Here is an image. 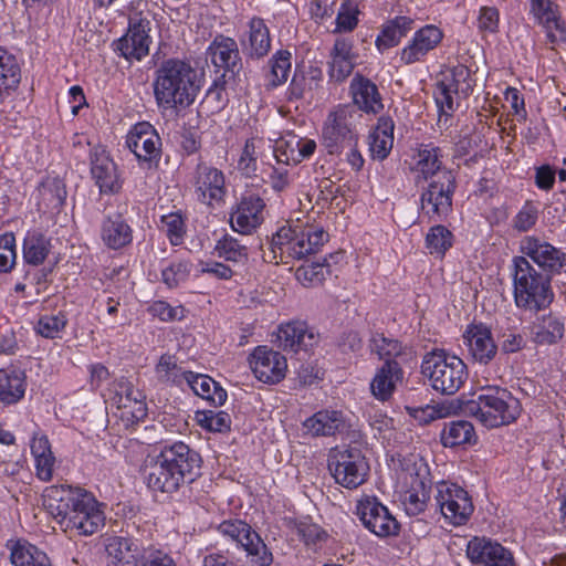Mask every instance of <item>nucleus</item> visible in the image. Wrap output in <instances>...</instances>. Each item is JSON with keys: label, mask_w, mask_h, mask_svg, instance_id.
<instances>
[{"label": "nucleus", "mask_w": 566, "mask_h": 566, "mask_svg": "<svg viewBox=\"0 0 566 566\" xmlns=\"http://www.w3.org/2000/svg\"><path fill=\"white\" fill-rule=\"evenodd\" d=\"M214 251L219 258L234 264L245 265L249 261L248 247L230 234H224L217 241Z\"/></svg>", "instance_id": "79ce46f5"}, {"label": "nucleus", "mask_w": 566, "mask_h": 566, "mask_svg": "<svg viewBox=\"0 0 566 566\" xmlns=\"http://www.w3.org/2000/svg\"><path fill=\"white\" fill-rule=\"evenodd\" d=\"M441 150L432 144L421 145L418 149L415 170L424 180L430 179L428 188L421 195V209L430 218L446 217L452 209L455 191V177L451 170L441 169Z\"/></svg>", "instance_id": "39448f33"}, {"label": "nucleus", "mask_w": 566, "mask_h": 566, "mask_svg": "<svg viewBox=\"0 0 566 566\" xmlns=\"http://www.w3.org/2000/svg\"><path fill=\"white\" fill-rule=\"evenodd\" d=\"M469 77L470 70L463 64H458L442 73V78L437 83L446 84L447 87L452 88L454 92H459L460 90L464 91L462 85L467 84Z\"/></svg>", "instance_id": "e2e57ef3"}, {"label": "nucleus", "mask_w": 566, "mask_h": 566, "mask_svg": "<svg viewBox=\"0 0 566 566\" xmlns=\"http://www.w3.org/2000/svg\"><path fill=\"white\" fill-rule=\"evenodd\" d=\"M142 549L128 537L115 536L108 539L106 553L113 566H135Z\"/></svg>", "instance_id": "f704fd0d"}, {"label": "nucleus", "mask_w": 566, "mask_h": 566, "mask_svg": "<svg viewBox=\"0 0 566 566\" xmlns=\"http://www.w3.org/2000/svg\"><path fill=\"white\" fill-rule=\"evenodd\" d=\"M10 558L14 566H52L46 554L27 541L12 544Z\"/></svg>", "instance_id": "a19ab883"}, {"label": "nucleus", "mask_w": 566, "mask_h": 566, "mask_svg": "<svg viewBox=\"0 0 566 566\" xmlns=\"http://www.w3.org/2000/svg\"><path fill=\"white\" fill-rule=\"evenodd\" d=\"M403 379V370L399 361H387L377 370L371 384V394L381 401L388 400L397 384Z\"/></svg>", "instance_id": "7c9ffc66"}, {"label": "nucleus", "mask_w": 566, "mask_h": 566, "mask_svg": "<svg viewBox=\"0 0 566 566\" xmlns=\"http://www.w3.org/2000/svg\"><path fill=\"white\" fill-rule=\"evenodd\" d=\"M197 420L201 428L211 432H227L231 427V417L226 411H198Z\"/></svg>", "instance_id": "8fccbe9b"}, {"label": "nucleus", "mask_w": 566, "mask_h": 566, "mask_svg": "<svg viewBox=\"0 0 566 566\" xmlns=\"http://www.w3.org/2000/svg\"><path fill=\"white\" fill-rule=\"evenodd\" d=\"M467 556L479 566H514L512 553L497 542L473 537L467 545Z\"/></svg>", "instance_id": "4be33fe9"}, {"label": "nucleus", "mask_w": 566, "mask_h": 566, "mask_svg": "<svg viewBox=\"0 0 566 566\" xmlns=\"http://www.w3.org/2000/svg\"><path fill=\"white\" fill-rule=\"evenodd\" d=\"M291 57L292 54L290 51L280 50L269 61L271 67L270 84L272 87H276L286 82L292 65Z\"/></svg>", "instance_id": "3c124183"}, {"label": "nucleus", "mask_w": 566, "mask_h": 566, "mask_svg": "<svg viewBox=\"0 0 566 566\" xmlns=\"http://www.w3.org/2000/svg\"><path fill=\"white\" fill-rule=\"evenodd\" d=\"M126 145L140 163H148L150 166L160 158L161 139L147 122L134 125L126 137Z\"/></svg>", "instance_id": "a211bd4d"}, {"label": "nucleus", "mask_w": 566, "mask_h": 566, "mask_svg": "<svg viewBox=\"0 0 566 566\" xmlns=\"http://www.w3.org/2000/svg\"><path fill=\"white\" fill-rule=\"evenodd\" d=\"M243 54L250 59L264 57L271 49L270 31L261 18H252L249 22L248 40L241 41Z\"/></svg>", "instance_id": "c756f323"}, {"label": "nucleus", "mask_w": 566, "mask_h": 566, "mask_svg": "<svg viewBox=\"0 0 566 566\" xmlns=\"http://www.w3.org/2000/svg\"><path fill=\"white\" fill-rule=\"evenodd\" d=\"M471 358L481 365L490 364L499 352L491 328L484 323H471L463 333Z\"/></svg>", "instance_id": "aec40b11"}, {"label": "nucleus", "mask_w": 566, "mask_h": 566, "mask_svg": "<svg viewBox=\"0 0 566 566\" xmlns=\"http://www.w3.org/2000/svg\"><path fill=\"white\" fill-rule=\"evenodd\" d=\"M328 240V234L322 228L283 226L263 250L262 258L268 263L287 264L290 260H302L314 254Z\"/></svg>", "instance_id": "423d86ee"}, {"label": "nucleus", "mask_w": 566, "mask_h": 566, "mask_svg": "<svg viewBox=\"0 0 566 566\" xmlns=\"http://www.w3.org/2000/svg\"><path fill=\"white\" fill-rule=\"evenodd\" d=\"M328 470L339 485L356 489L366 481L369 465L359 448L348 447L331 452Z\"/></svg>", "instance_id": "9b49d317"}, {"label": "nucleus", "mask_w": 566, "mask_h": 566, "mask_svg": "<svg viewBox=\"0 0 566 566\" xmlns=\"http://www.w3.org/2000/svg\"><path fill=\"white\" fill-rule=\"evenodd\" d=\"M371 353H375L379 359L387 361H398L397 358L407 355L408 347L403 346L398 339L386 337L384 334H374L369 340Z\"/></svg>", "instance_id": "37998d69"}, {"label": "nucleus", "mask_w": 566, "mask_h": 566, "mask_svg": "<svg viewBox=\"0 0 566 566\" xmlns=\"http://www.w3.org/2000/svg\"><path fill=\"white\" fill-rule=\"evenodd\" d=\"M460 409L465 415L479 419L488 428H497L514 422L521 415L520 400L510 390L502 387H488L474 399L455 403L427 406L424 413L429 420L444 418Z\"/></svg>", "instance_id": "7ed1b4c3"}, {"label": "nucleus", "mask_w": 566, "mask_h": 566, "mask_svg": "<svg viewBox=\"0 0 566 566\" xmlns=\"http://www.w3.org/2000/svg\"><path fill=\"white\" fill-rule=\"evenodd\" d=\"M514 300L518 308L539 312L554 300L552 277L539 272L525 256H515Z\"/></svg>", "instance_id": "0eeeda50"}, {"label": "nucleus", "mask_w": 566, "mask_h": 566, "mask_svg": "<svg viewBox=\"0 0 566 566\" xmlns=\"http://www.w3.org/2000/svg\"><path fill=\"white\" fill-rule=\"evenodd\" d=\"M357 515L364 526L379 537L397 535L399 523L377 497L366 496L358 501Z\"/></svg>", "instance_id": "dca6fc26"}, {"label": "nucleus", "mask_w": 566, "mask_h": 566, "mask_svg": "<svg viewBox=\"0 0 566 566\" xmlns=\"http://www.w3.org/2000/svg\"><path fill=\"white\" fill-rule=\"evenodd\" d=\"M182 373L174 357L168 355L161 356L156 366V375L161 382H180V380L184 379Z\"/></svg>", "instance_id": "13d9d810"}, {"label": "nucleus", "mask_w": 566, "mask_h": 566, "mask_svg": "<svg viewBox=\"0 0 566 566\" xmlns=\"http://www.w3.org/2000/svg\"><path fill=\"white\" fill-rule=\"evenodd\" d=\"M192 184L198 200L206 205L222 200L226 193L222 171L205 163L197 165Z\"/></svg>", "instance_id": "5701e85b"}, {"label": "nucleus", "mask_w": 566, "mask_h": 566, "mask_svg": "<svg viewBox=\"0 0 566 566\" xmlns=\"http://www.w3.org/2000/svg\"><path fill=\"white\" fill-rule=\"evenodd\" d=\"M135 566H177L169 553L154 545L144 547Z\"/></svg>", "instance_id": "6e6d98bb"}, {"label": "nucleus", "mask_w": 566, "mask_h": 566, "mask_svg": "<svg viewBox=\"0 0 566 566\" xmlns=\"http://www.w3.org/2000/svg\"><path fill=\"white\" fill-rule=\"evenodd\" d=\"M163 228L172 245H179L182 243L184 235L186 233L185 219L181 213L170 212L160 218Z\"/></svg>", "instance_id": "864d4df0"}, {"label": "nucleus", "mask_w": 566, "mask_h": 566, "mask_svg": "<svg viewBox=\"0 0 566 566\" xmlns=\"http://www.w3.org/2000/svg\"><path fill=\"white\" fill-rule=\"evenodd\" d=\"M43 505L70 538L90 536L104 526L102 504L85 489L52 485L45 490Z\"/></svg>", "instance_id": "f257e3e1"}, {"label": "nucleus", "mask_w": 566, "mask_h": 566, "mask_svg": "<svg viewBox=\"0 0 566 566\" xmlns=\"http://www.w3.org/2000/svg\"><path fill=\"white\" fill-rule=\"evenodd\" d=\"M531 12L535 15L539 23H542L547 30V36L552 42L556 41L555 31H559L560 35L564 30L560 28L554 4L551 0H530Z\"/></svg>", "instance_id": "c03bdc74"}, {"label": "nucleus", "mask_w": 566, "mask_h": 566, "mask_svg": "<svg viewBox=\"0 0 566 566\" xmlns=\"http://www.w3.org/2000/svg\"><path fill=\"white\" fill-rule=\"evenodd\" d=\"M301 137L290 135L287 139H282L274 149V156L277 163L296 165L300 163V147Z\"/></svg>", "instance_id": "5fc2aeb1"}, {"label": "nucleus", "mask_w": 566, "mask_h": 566, "mask_svg": "<svg viewBox=\"0 0 566 566\" xmlns=\"http://www.w3.org/2000/svg\"><path fill=\"white\" fill-rule=\"evenodd\" d=\"M15 263V238L13 233L0 235V273H8Z\"/></svg>", "instance_id": "052dcab7"}, {"label": "nucleus", "mask_w": 566, "mask_h": 566, "mask_svg": "<svg viewBox=\"0 0 566 566\" xmlns=\"http://www.w3.org/2000/svg\"><path fill=\"white\" fill-rule=\"evenodd\" d=\"M115 396L119 408L127 409L133 421H140L147 416V405L145 394L136 388L134 384L126 378H120L115 384Z\"/></svg>", "instance_id": "cd10ccee"}, {"label": "nucleus", "mask_w": 566, "mask_h": 566, "mask_svg": "<svg viewBox=\"0 0 566 566\" xmlns=\"http://www.w3.org/2000/svg\"><path fill=\"white\" fill-rule=\"evenodd\" d=\"M91 174L101 193H116L122 188L117 166L104 149L91 154Z\"/></svg>", "instance_id": "a878e982"}, {"label": "nucleus", "mask_w": 566, "mask_h": 566, "mask_svg": "<svg viewBox=\"0 0 566 566\" xmlns=\"http://www.w3.org/2000/svg\"><path fill=\"white\" fill-rule=\"evenodd\" d=\"M276 338L280 348L293 353L307 352L318 343V335L302 321L282 324L279 327Z\"/></svg>", "instance_id": "393cba45"}, {"label": "nucleus", "mask_w": 566, "mask_h": 566, "mask_svg": "<svg viewBox=\"0 0 566 566\" xmlns=\"http://www.w3.org/2000/svg\"><path fill=\"white\" fill-rule=\"evenodd\" d=\"M101 238L112 250H119L133 241V230L120 213L106 216L101 227Z\"/></svg>", "instance_id": "c85d7f7f"}, {"label": "nucleus", "mask_w": 566, "mask_h": 566, "mask_svg": "<svg viewBox=\"0 0 566 566\" xmlns=\"http://www.w3.org/2000/svg\"><path fill=\"white\" fill-rule=\"evenodd\" d=\"M238 170L242 176L252 178L258 171V153L254 140L248 139L238 161Z\"/></svg>", "instance_id": "4d7b16f0"}, {"label": "nucleus", "mask_w": 566, "mask_h": 566, "mask_svg": "<svg viewBox=\"0 0 566 566\" xmlns=\"http://www.w3.org/2000/svg\"><path fill=\"white\" fill-rule=\"evenodd\" d=\"M430 386L442 395H454L464 385L469 373L464 361L444 349L427 353L421 364Z\"/></svg>", "instance_id": "6e6552de"}, {"label": "nucleus", "mask_w": 566, "mask_h": 566, "mask_svg": "<svg viewBox=\"0 0 566 566\" xmlns=\"http://www.w3.org/2000/svg\"><path fill=\"white\" fill-rule=\"evenodd\" d=\"M562 319L553 314L544 315L532 327V340L539 346L557 344L564 336Z\"/></svg>", "instance_id": "c9c22d12"}, {"label": "nucleus", "mask_w": 566, "mask_h": 566, "mask_svg": "<svg viewBox=\"0 0 566 566\" xmlns=\"http://www.w3.org/2000/svg\"><path fill=\"white\" fill-rule=\"evenodd\" d=\"M436 501L441 514L454 526L464 525L474 511L468 491L454 483H439Z\"/></svg>", "instance_id": "4468645a"}, {"label": "nucleus", "mask_w": 566, "mask_h": 566, "mask_svg": "<svg viewBox=\"0 0 566 566\" xmlns=\"http://www.w3.org/2000/svg\"><path fill=\"white\" fill-rule=\"evenodd\" d=\"M206 55L217 69L223 70L221 75L223 85L229 81L235 82L243 65L238 43L234 39L217 35L208 46Z\"/></svg>", "instance_id": "2eb2a0df"}, {"label": "nucleus", "mask_w": 566, "mask_h": 566, "mask_svg": "<svg viewBox=\"0 0 566 566\" xmlns=\"http://www.w3.org/2000/svg\"><path fill=\"white\" fill-rule=\"evenodd\" d=\"M190 270L189 261H172L161 270V281L170 289L176 287L188 279Z\"/></svg>", "instance_id": "603ef678"}, {"label": "nucleus", "mask_w": 566, "mask_h": 566, "mask_svg": "<svg viewBox=\"0 0 566 566\" xmlns=\"http://www.w3.org/2000/svg\"><path fill=\"white\" fill-rule=\"evenodd\" d=\"M413 29V20L406 15H398L387 21L376 39L379 51L396 46Z\"/></svg>", "instance_id": "e433bc0d"}, {"label": "nucleus", "mask_w": 566, "mask_h": 566, "mask_svg": "<svg viewBox=\"0 0 566 566\" xmlns=\"http://www.w3.org/2000/svg\"><path fill=\"white\" fill-rule=\"evenodd\" d=\"M453 244V234L442 224L433 226L426 237V248L430 254L442 258Z\"/></svg>", "instance_id": "49530a36"}, {"label": "nucleus", "mask_w": 566, "mask_h": 566, "mask_svg": "<svg viewBox=\"0 0 566 566\" xmlns=\"http://www.w3.org/2000/svg\"><path fill=\"white\" fill-rule=\"evenodd\" d=\"M328 74L331 80L335 82H343L348 77L355 66V59L353 57H334L331 56Z\"/></svg>", "instance_id": "69168bd1"}, {"label": "nucleus", "mask_w": 566, "mask_h": 566, "mask_svg": "<svg viewBox=\"0 0 566 566\" xmlns=\"http://www.w3.org/2000/svg\"><path fill=\"white\" fill-rule=\"evenodd\" d=\"M499 348L503 354H514L521 352L526 346V338L523 334L514 329H506L497 335Z\"/></svg>", "instance_id": "680f3d73"}, {"label": "nucleus", "mask_w": 566, "mask_h": 566, "mask_svg": "<svg viewBox=\"0 0 566 566\" xmlns=\"http://www.w3.org/2000/svg\"><path fill=\"white\" fill-rule=\"evenodd\" d=\"M250 365L255 377L264 384L280 382L287 370L286 358L266 346L253 350Z\"/></svg>", "instance_id": "412c9836"}, {"label": "nucleus", "mask_w": 566, "mask_h": 566, "mask_svg": "<svg viewBox=\"0 0 566 566\" xmlns=\"http://www.w3.org/2000/svg\"><path fill=\"white\" fill-rule=\"evenodd\" d=\"M151 13L135 11L128 19L127 32L115 42V50L126 60L140 61L149 53Z\"/></svg>", "instance_id": "f8f14e48"}, {"label": "nucleus", "mask_w": 566, "mask_h": 566, "mask_svg": "<svg viewBox=\"0 0 566 566\" xmlns=\"http://www.w3.org/2000/svg\"><path fill=\"white\" fill-rule=\"evenodd\" d=\"M538 218L537 209L530 202H527L513 220V226L518 231H527L535 226Z\"/></svg>", "instance_id": "774afa93"}, {"label": "nucleus", "mask_w": 566, "mask_h": 566, "mask_svg": "<svg viewBox=\"0 0 566 566\" xmlns=\"http://www.w3.org/2000/svg\"><path fill=\"white\" fill-rule=\"evenodd\" d=\"M400 465L406 474L405 480L409 484V489L402 495L406 513L410 516L419 515L426 510L429 500L431 489L429 467L422 458L413 454L405 457Z\"/></svg>", "instance_id": "9d476101"}, {"label": "nucleus", "mask_w": 566, "mask_h": 566, "mask_svg": "<svg viewBox=\"0 0 566 566\" xmlns=\"http://www.w3.org/2000/svg\"><path fill=\"white\" fill-rule=\"evenodd\" d=\"M201 463L196 450L181 441L175 442L165 446L145 465L144 479L151 491L171 494L200 475Z\"/></svg>", "instance_id": "f03ea898"}, {"label": "nucleus", "mask_w": 566, "mask_h": 566, "mask_svg": "<svg viewBox=\"0 0 566 566\" xmlns=\"http://www.w3.org/2000/svg\"><path fill=\"white\" fill-rule=\"evenodd\" d=\"M395 123L390 116H380L374 130L369 134V151L373 159L384 160L394 145Z\"/></svg>", "instance_id": "2f4dec72"}, {"label": "nucleus", "mask_w": 566, "mask_h": 566, "mask_svg": "<svg viewBox=\"0 0 566 566\" xmlns=\"http://www.w3.org/2000/svg\"><path fill=\"white\" fill-rule=\"evenodd\" d=\"M200 88L198 72L186 60L177 57L164 60L155 71L154 97L161 112L191 106Z\"/></svg>", "instance_id": "20e7f679"}, {"label": "nucleus", "mask_w": 566, "mask_h": 566, "mask_svg": "<svg viewBox=\"0 0 566 566\" xmlns=\"http://www.w3.org/2000/svg\"><path fill=\"white\" fill-rule=\"evenodd\" d=\"M350 94L354 107L363 114H378L382 111L384 104L377 85L369 78L356 74L350 82Z\"/></svg>", "instance_id": "bb28decb"}, {"label": "nucleus", "mask_w": 566, "mask_h": 566, "mask_svg": "<svg viewBox=\"0 0 566 566\" xmlns=\"http://www.w3.org/2000/svg\"><path fill=\"white\" fill-rule=\"evenodd\" d=\"M148 312L164 322L180 321L185 316V308L182 306L172 307L165 301L154 302Z\"/></svg>", "instance_id": "0e129e2a"}, {"label": "nucleus", "mask_w": 566, "mask_h": 566, "mask_svg": "<svg viewBox=\"0 0 566 566\" xmlns=\"http://www.w3.org/2000/svg\"><path fill=\"white\" fill-rule=\"evenodd\" d=\"M474 427L467 420H457L444 423L440 433L441 443L447 448L475 442Z\"/></svg>", "instance_id": "ea45409f"}, {"label": "nucleus", "mask_w": 566, "mask_h": 566, "mask_svg": "<svg viewBox=\"0 0 566 566\" xmlns=\"http://www.w3.org/2000/svg\"><path fill=\"white\" fill-rule=\"evenodd\" d=\"M344 427L342 412L335 410H321L303 422L306 433L312 437H331Z\"/></svg>", "instance_id": "72a5a7b5"}, {"label": "nucleus", "mask_w": 566, "mask_h": 566, "mask_svg": "<svg viewBox=\"0 0 566 566\" xmlns=\"http://www.w3.org/2000/svg\"><path fill=\"white\" fill-rule=\"evenodd\" d=\"M182 377L197 396L210 401L214 407L226 402L227 391L211 377L189 370L182 373Z\"/></svg>", "instance_id": "473e14b6"}, {"label": "nucleus", "mask_w": 566, "mask_h": 566, "mask_svg": "<svg viewBox=\"0 0 566 566\" xmlns=\"http://www.w3.org/2000/svg\"><path fill=\"white\" fill-rule=\"evenodd\" d=\"M25 376L20 369H0V402L13 405L24 397Z\"/></svg>", "instance_id": "4c0bfd02"}, {"label": "nucleus", "mask_w": 566, "mask_h": 566, "mask_svg": "<svg viewBox=\"0 0 566 566\" xmlns=\"http://www.w3.org/2000/svg\"><path fill=\"white\" fill-rule=\"evenodd\" d=\"M264 208L265 202L259 195H243L230 217L232 229L241 234L250 233L261 224Z\"/></svg>", "instance_id": "b1692460"}, {"label": "nucleus", "mask_w": 566, "mask_h": 566, "mask_svg": "<svg viewBox=\"0 0 566 566\" xmlns=\"http://www.w3.org/2000/svg\"><path fill=\"white\" fill-rule=\"evenodd\" d=\"M443 39V32L433 24H427L417 30L408 44L399 53L403 65L423 63L430 52L436 50Z\"/></svg>", "instance_id": "6ab92c4d"}, {"label": "nucleus", "mask_w": 566, "mask_h": 566, "mask_svg": "<svg viewBox=\"0 0 566 566\" xmlns=\"http://www.w3.org/2000/svg\"><path fill=\"white\" fill-rule=\"evenodd\" d=\"M329 262L324 259L323 263L313 262L304 264L296 270V279L304 286H316L322 284L326 276L331 274Z\"/></svg>", "instance_id": "de8ad7c7"}, {"label": "nucleus", "mask_w": 566, "mask_h": 566, "mask_svg": "<svg viewBox=\"0 0 566 566\" xmlns=\"http://www.w3.org/2000/svg\"><path fill=\"white\" fill-rule=\"evenodd\" d=\"M361 124L363 114L354 106L339 105L329 112L322 129L328 154H340L346 147L357 146Z\"/></svg>", "instance_id": "1a4fd4ad"}, {"label": "nucleus", "mask_w": 566, "mask_h": 566, "mask_svg": "<svg viewBox=\"0 0 566 566\" xmlns=\"http://www.w3.org/2000/svg\"><path fill=\"white\" fill-rule=\"evenodd\" d=\"M317 78L316 75L307 77L303 71H295L287 88V99L291 102L304 98L306 92L312 90V84Z\"/></svg>", "instance_id": "bf43d9fd"}, {"label": "nucleus", "mask_w": 566, "mask_h": 566, "mask_svg": "<svg viewBox=\"0 0 566 566\" xmlns=\"http://www.w3.org/2000/svg\"><path fill=\"white\" fill-rule=\"evenodd\" d=\"M454 94H458V92H454L452 88L447 87L446 84H436L434 99L437 106L439 107V111L442 114L449 115L451 112L454 111Z\"/></svg>", "instance_id": "338daca9"}, {"label": "nucleus", "mask_w": 566, "mask_h": 566, "mask_svg": "<svg viewBox=\"0 0 566 566\" xmlns=\"http://www.w3.org/2000/svg\"><path fill=\"white\" fill-rule=\"evenodd\" d=\"M20 81L21 71L15 57L0 48V104L18 88Z\"/></svg>", "instance_id": "58836bf2"}, {"label": "nucleus", "mask_w": 566, "mask_h": 566, "mask_svg": "<svg viewBox=\"0 0 566 566\" xmlns=\"http://www.w3.org/2000/svg\"><path fill=\"white\" fill-rule=\"evenodd\" d=\"M218 531L223 536L237 542L256 566H270L272 564L273 554L261 536L244 521H223L219 524Z\"/></svg>", "instance_id": "ddd939ff"}, {"label": "nucleus", "mask_w": 566, "mask_h": 566, "mask_svg": "<svg viewBox=\"0 0 566 566\" xmlns=\"http://www.w3.org/2000/svg\"><path fill=\"white\" fill-rule=\"evenodd\" d=\"M51 248L50 240L41 232H29L23 242V256L27 263L39 265L48 256Z\"/></svg>", "instance_id": "a18cd8bd"}, {"label": "nucleus", "mask_w": 566, "mask_h": 566, "mask_svg": "<svg viewBox=\"0 0 566 566\" xmlns=\"http://www.w3.org/2000/svg\"><path fill=\"white\" fill-rule=\"evenodd\" d=\"M67 324V317L62 311L55 314H43L40 316L35 331L42 337L56 338Z\"/></svg>", "instance_id": "09e8293b"}, {"label": "nucleus", "mask_w": 566, "mask_h": 566, "mask_svg": "<svg viewBox=\"0 0 566 566\" xmlns=\"http://www.w3.org/2000/svg\"><path fill=\"white\" fill-rule=\"evenodd\" d=\"M521 250L538 266L539 272L549 274V277L566 272V253L548 242L526 237L521 243Z\"/></svg>", "instance_id": "f3484780"}]
</instances>
